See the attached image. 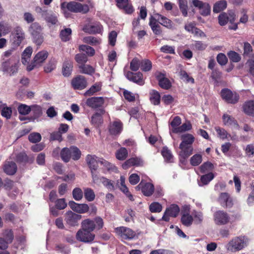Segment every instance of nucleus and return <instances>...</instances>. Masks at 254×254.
Here are the masks:
<instances>
[{"label": "nucleus", "mask_w": 254, "mask_h": 254, "mask_svg": "<svg viewBox=\"0 0 254 254\" xmlns=\"http://www.w3.org/2000/svg\"><path fill=\"white\" fill-rule=\"evenodd\" d=\"M141 69L144 71H148L152 68V63L148 60H144L140 62Z\"/></svg>", "instance_id": "nucleus-58"}, {"label": "nucleus", "mask_w": 254, "mask_h": 254, "mask_svg": "<svg viewBox=\"0 0 254 254\" xmlns=\"http://www.w3.org/2000/svg\"><path fill=\"white\" fill-rule=\"evenodd\" d=\"M227 7V2L224 0H220L216 2L213 8V11L215 13H218L223 10Z\"/></svg>", "instance_id": "nucleus-40"}, {"label": "nucleus", "mask_w": 254, "mask_h": 254, "mask_svg": "<svg viewBox=\"0 0 254 254\" xmlns=\"http://www.w3.org/2000/svg\"><path fill=\"white\" fill-rule=\"evenodd\" d=\"M75 60L79 65H81L87 62V57L84 54H78L75 56Z\"/></svg>", "instance_id": "nucleus-62"}, {"label": "nucleus", "mask_w": 254, "mask_h": 254, "mask_svg": "<svg viewBox=\"0 0 254 254\" xmlns=\"http://www.w3.org/2000/svg\"><path fill=\"white\" fill-rule=\"evenodd\" d=\"M57 15V14L53 12L52 11L48 10L43 18L47 23L52 25H56L58 22Z\"/></svg>", "instance_id": "nucleus-35"}, {"label": "nucleus", "mask_w": 254, "mask_h": 254, "mask_svg": "<svg viewBox=\"0 0 254 254\" xmlns=\"http://www.w3.org/2000/svg\"><path fill=\"white\" fill-rule=\"evenodd\" d=\"M18 113L22 115H27L31 111V106L20 104L17 108Z\"/></svg>", "instance_id": "nucleus-52"}, {"label": "nucleus", "mask_w": 254, "mask_h": 254, "mask_svg": "<svg viewBox=\"0 0 254 254\" xmlns=\"http://www.w3.org/2000/svg\"><path fill=\"white\" fill-rule=\"evenodd\" d=\"M143 161L139 157H132L127 159L122 165L124 169L126 170L132 166H142Z\"/></svg>", "instance_id": "nucleus-18"}, {"label": "nucleus", "mask_w": 254, "mask_h": 254, "mask_svg": "<svg viewBox=\"0 0 254 254\" xmlns=\"http://www.w3.org/2000/svg\"><path fill=\"white\" fill-rule=\"evenodd\" d=\"M61 157L64 162H68L71 158V151L69 148L64 147L62 149L60 152Z\"/></svg>", "instance_id": "nucleus-39"}, {"label": "nucleus", "mask_w": 254, "mask_h": 254, "mask_svg": "<svg viewBox=\"0 0 254 254\" xmlns=\"http://www.w3.org/2000/svg\"><path fill=\"white\" fill-rule=\"evenodd\" d=\"M154 17L162 25L170 29H171L173 27V23L172 21L170 19L167 18L166 17L164 16L159 13L155 14Z\"/></svg>", "instance_id": "nucleus-28"}, {"label": "nucleus", "mask_w": 254, "mask_h": 254, "mask_svg": "<svg viewBox=\"0 0 254 254\" xmlns=\"http://www.w3.org/2000/svg\"><path fill=\"white\" fill-rule=\"evenodd\" d=\"M71 29L69 28L62 30L60 33V37L62 40L64 42L69 41L71 38Z\"/></svg>", "instance_id": "nucleus-46"}, {"label": "nucleus", "mask_w": 254, "mask_h": 254, "mask_svg": "<svg viewBox=\"0 0 254 254\" xmlns=\"http://www.w3.org/2000/svg\"><path fill=\"white\" fill-rule=\"evenodd\" d=\"M82 30L84 32L89 34L99 33L102 30V26L97 23L86 25L83 27Z\"/></svg>", "instance_id": "nucleus-27"}, {"label": "nucleus", "mask_w": 254, "mask_h": 254, "mask_svg": "<svg viewBox=\"0 0 254 254\" xmlns=\"http://www.w3.org/2000/svg\"><path fill=\"white\" fill-rule=\"evenodd\" d=\"M126 77L129 80L139 85H143L144 84V82L143 80V74L140 72L134 73L132 72L128 71L126 73Z\"/></svg>", "instance_id": "nucleus-22"}, {"label": "nucleus", "mask_w": 254, "mask_h": 254, "mask_svg": "<svg viewBox=\"0 0 254 254\" xmlns=\"http://www.w3.org/2000/svg\"><path fill=\"white\" fill-rule=\"evenodd\" d=\"M192 216L194 224H200L202 222L203 220V215L202 212L201 211L193 210L192 212Z\"/></svg>", "instance_id": "nucleus-45"}, {"label": "nucleus", "mask_w": 254, "mask_h": 254, "mask_svg": "<svg viewBox=\"0 0 254 254\" xmlns=\"http://www.w3.org/2000/svg\"><path fill=\"white\" fill-rule=\"evenodd\" d=\"M230 220L229 215L225 212L219 210L214 214V221L217 225H223L227 224Z\"/></svg>", "instance_id": "nucleus-12"}, {"label": "nucleus", "mask_w": 254, "mask_h": 254, "mask_svg": "<svg viewBox=\"0 0 254 254\" xmlns=\"http://www.w3.org/2000/svg\"><path fill=\"white\" fill-rule=\"evenodd\" d=\"M79 50L85 52L89 56H93L95 54L94 49L90 46L85 45H81L79 46Z\"/></svg>", "instance_id": "nucleus-54"}, {"label": "nucleus", "mask_w": 254, "mask_h": 254, "mask_svg": "<svg viewBox=\"0 0 254 254\" xmlns=\"http://www.w3.org/2000/svg\"><path fill=\"white\" fill-rule=\"evenodd\" d=\"M246 68H247L248 72L254 76V59H250L246 63Z\"/></svg>", "instance_id": "nucleus-55"}, {"label": "nucleus", "mask_w": 254, "mask_h": 254, "mask_svg": "<svg viewBox=\"0 0 254 254\" xmlns=\"http://www.w3.org/2000/svg\"><path fill=\"white\" fill-rule=\"evenodd\" d=\"M83 191L79 188H75L72 190V196L76 201L80 200L83 197Z\"/></svg>", "instance_id": "nucleus-57"}, {"label": "nucleus", "mask_w": 254, "mask_h": 254, "mask_svg": "<svg viewBox=\"0 0 254 254\" xmlns=\"http://www.w3.org/2000/svg\"><path fill=\"white\" fill-rule=\"evenodd\" d=\"M31 111L33 112L34 116L36 118H39L42 115V107L38 105L31 106Z\"/></svg>", "instance_id": "nucleus-60"}, {"label": "nucleus", "mask_w": 254, "mask_h": 254, "mask_svg": "<svg viewBox=\"0 0 254 254\" xmlns=\"http://www.w3.org/2000/svg\"><path fill=\"white\" fill-rule=\"evenodd\" d=\"M70 150L71 151V158L74 160H78L81 157V151L76 146H72L70 147Z\"/></svg>", "instance_id": "nucleus-53"}, {"label": "nucleus", "mask_w": 254, "mask_h": 254, "mask_svg": "<svg viewBox=\"0 0 254 254\" xmlns=\"http://www.w3.org/2000/svg\"><path fill=\"white\" fill-rule=\"evenodd\" d=\"M76 239L84 243H91L94 238L95 235L90 231H86L83 229L79 230L76 234Z\"/></svg>", "instance_id": "nucleus-9"}, {"label": "nucleus", "mask_w": 254, "mask_h": 254, "mask_svg": "<svg viewBox=\"0 0 254 254\" xmlns=\"http://www.w3.org/2000/svg\"><path fill=\"white\" fill-rule=\"evenodd\" d=\"M82 41L84 43L92 46L98 45L101 42L100 39L91 36L84 37Z\"/></svg>", "instance_id": "nucleus-47"}, {"label": "nucleus", "mask_w": 254, "mask_h": 254, "mask_svg": "<svg viewBox=\"0 0 254 254\" xmlns=\"http://www.w3.org/2000/svg\"><path fill=\"white\" fill-rule=\"evenodd\" d=\"M85 198L88 201H92L95 199V194L92 189L89 188H83Z\"/></svg>", "instance_id": "nucleus-41"}, {"label": "nucleus", "mask_w": 254, "mask_h": 254, "mask_svg": "<svg viewBox=\"0 0 254 254\" xmlns=\"http://www.w3.org/2000/svg\"><path fill=\"white\" fill-rule=\"evenodd\" d=\"M123 130V124L120 121H115L111 123L109 127V130L112 135L119 134Z\"/></svg>", "instance_id": "nucleus-23"}, {"label": "nucleus", "mask_w": 254, "mask_h": 254, "mask_svg": "<svg viewBox=\"0 0 254 254\" xmlns=\"http://www.w3.org/2000/svg\"><path fill=\"white\" fill-rule=\"evenodd\" d=\"M61 7L62 12L66 17H68L70 15L68 11L74 13L80 12L84 14L89 10L88 5L74 1L69 2H63L61 4Z\"/></svg>", "instance_id": "nucleus-2"}, {"label": "nucleus", "mask_w": 254, "mask_h": 254, "mask_svg": "<svg viewBox=\"0 0 254 254\" xmlns=\"http://www.w3.org/2000/svg\"><path fill=\"white\" fill-rule=\"evenodd\" d=\"M181 139L182 141L179 146L181 150L179 155L181 161L183 162L192 154L193 148L191 145L194 141V137L191 134L185 133L181 135Z\"/></svg>", "instance_id": "nucleus-1"}, {"label": "nucleus", "mask_w": 254, "mask_h": 254, "mask_svg": "<svg viewBox=\"0 0 254 254\" xmlns=\"http://www.w3.org/2000/svg\"><path fill=\"white\" fill-rule=\"evenodd\" d=\"M33 52L32 48L30 46L27 47L23 52L21 57V62L24 65H29V62Z\"/></svg>", "instance_id": "nucleus-33"}, {"label": "nucleus", "mask_w": 254, "mask_h": 254, "mask_svg": "<svg viewBox=\"0 0 254 254\" xmlns=\"http://www.w3.org/2000/svg\"><path fill=\"white\" fill-rule=\"evenodd\" d=\"M149 25L155 35H160L161 34L162 30L161 26L155 17L151 16L150 17Z\"/></svg>", "instance_id": "nucleus-30"}, {"label": "nucleus", "mask_w": 254, "mask_h": 254, "mask_svg": "<svg viewBox=\"0 0 254 254\" xmlns=\"http://www.w3.org/2000/svg\"><path fill=\"white\" fill-rule=\"evenodd\" d=\"M180 211V208L177 205L172 204L168 207L162 217V220L165 221H169V217H176Z\"/></svg>", "instance_id": "nucleus-13"}, {"label": "nucleus", "mask_w": 254, "mask_h": 254, "mask_svg": "<svg viewBox=\"0 0 254 254\" xmlns=\"http://www.w3.org/2000/svg\"><path fill=\"white\" fill-rule=\"evenodd\" d=\"M48 56V53L46 51L38 52L34 57L33 62L27 66V70L30 71L35 68L40 66L47 58Z\"/></svg>", "instance_id": "nucleus-5"}, {"label": "nucleus", "mask_w": 254, "mask_h": 254, "mask_svg": "<svg viewBox=\"0 0 254 254\" xmlns=\"http://www.w3.org/2000/svg\"><path fill=\"white\" fill-rule=\"evenodd\" d=\"M228 56L230 60L232 62H234V63L239 62L241 59V57L240 55L238 53H237L234 51L229 52L228 53Z\"/></svg>", "instance_id": "nucleus-63"}, {"label": "nucleus", "mask_w": 254, "mask_h": 254, "mask_svg": "<svg viewBox=\"0 0 254 254\" xmlns=\"http://www.w3.org/2000/svg\"><path fill=\"white\" fill-rule=\"evenodd\" d=\"M248 242L249 240L246 237H236L227 244L226 249L228 251L231 252L239 251L246 247Z\"/></svg>", "instance_id": "nucleus-3"}, {"label": "nucleus", "mask_w": 254, "mask_h": 254, "mask_svg": "<svg viewBox=\"0 0 254 254\" xmlns=\"http://www.w3.org/2000/svg\"><path fill=\"white\" fill-rule=\"evenodd\" d=\"M96 228L94 221L89 219L83 220L81 223V229L92 232Z\"/></svg>", "instance_id": "nucleus-37"}, {"label": "nucleus", "mask_w": 254, "mask_h": 254, "mask_svg": "<svg viewBox=\"0 0 254 254\" xmlns=\"http://www.w3.org/2000/svg\"><path fill=\"white\" fill-rule=\"evenodd\" d=\"M18 63H12L10 60L3 62L1 64V70L4 72L12 75L18 71Z\"/></svg>", "instance_id": "nucleus-10"}, {"label": "nucleus", "mask_w": 254, "mask_h": 254, "mask_svg": "<svg viewBox=\"0 0 254 254\" xmlns=\"http://www.w3.org/2000/svg\"><path fill=\"white\" fill-rule=\"evenodd\" d=\"M192 3L194 7L199 9V12L202 16H206L210 14L211 7L208 3L199 0H193Z\"/></svg>", "instance_id": "nucleus-11"}, {"label": "nucleus", "mask_w": 254, "mask_h": 254, "mask_svg": "<svg viewBox=\"0 0 254 254\" xmlns=\"http://www.w3.org/2000/svg\"><path fill=\"white\" fill-rule=\"evenodd\" d=\"M213 169L214 166L210 162H205L200 167V170L202 173L212 171Z\"/></svg>", "instance_id": "nucleus-59"}, {"label": "nucleus", "mask_w": 254, "mask_h": 254, "mask_svg": "<svg viewBox=\"0 0 254 254\" xmlns=\"http://www.w3.org/2000/svg\"><path fill=\"white\" fill-rule=\"evenodd\" d=\"M79 72L82 73L91 74L95 71L94 69L90 65L82 64L78 65Z\"/></svg>", "instance_id": "nucleus-44"}, {"label": "nucleus", "mask_w": 254, "mask_h": 254, "mask_svg": "<svg viewBox=\"0 0 254 254\" xmlns=\"http://www.w3.org/2000/svg\"><path fill=\"white\" fill-rule=\"evenodd\" d=\"M73 68V63L68 59H66L63 64L62 73L65 77L69 76L72 72Z\"/></svg>", "instance_id": "nucleus-29"}, {"label": "nucleus", "mask_w": 254, "mask_h": 254, "mask_svg": "<svg viewBox=\"0 0 254 254\" xmlns=\"http://www.w3.org/2000/svg\"><path fill=\"white\" fill-rule=\"evenodd\" d=\"M33 37L34 42L37 45H40L43 42V36L41 34L42 27L37 22L32 23L28 29Z\"/></svg>", "instance_id": "nucleus-4"}, {"label": "nucleus", "mask_w": 254, "mask_h": 254, "mask_svg": "<svg viewBox=\"0 0 254 254\" xmlns=\"http://www.w3.org/2000/svg\"><path fill=\"white\" fill-rule=\"evenodd\" d=\"M180 75L181 76V78L186 82L194 83V79L192 77L190 76L186 71L181 70L180 72Z\"/></svg>", "instance_id": "nucleus-61"}, {"label": "nucleus", "mask_w": 254, "mask_h": 254, "mask_svg": "<svg viewBox=\"0 0 254 254\" xmlns=\"http://www.w3.org/2000/svg\"><path fill=\"white\" fill-rule=\"evenodd\" d=\"M218 200L223 207L231 208L233 205V199L227 192L221 193L220 194Z\"/></svg>", "instance_id": "nucleus-19"}, {"label": "nucleus", "mask_w": 254, "mask_h": 254, "mask_svg": "<svg viewBox=\"0 0 254 254\" xmlns=\"http://www.w3.org/2000/svg\"><path fill=\"white\" fill-rule=\"evenodd\" d=\"M215 130L216 131L219 137L221 139H225L230 137V134H229L227 131L223 128H221L219 127H216Z\"/></svg>", "instance_id": "nucleus-50"}, {"label": "nucleus", "mask_w": 254, "mask_h": 254, "mask_svg": "<svg viewBox=\"0 0 254 254\" xmlns=\"http://www.w3.org/2000/svg\"><path fill=\"white\" fill-rule=\"evenodd\" d=\"M81 215L69 211L66 213L65 219L68 225L74 226L77 225L78 222L81 219Z\"/></svg>", "instance_id": "nucleus-20"}, {"label": "nucleus", "mask_w": 254, "mask_h": 254, "mask_svg": "<svg viewBox=\"0 0 254 254\" xmlns=\"http://www.w3.org/2000/svg\"><path fill=\"white\" fill-rule=\"evenodd\" d=\"M11 30V26L6 22L4 21H0V31L2 33L3 35L8 34Z\"/></svg>", "instance_id": "nucleus-51"}, {"label": "nucleus", "mask_w": 254, "mask_h": 254, "mask_svg": "<svg viewBox=\"0 0 254 254\" xmlns=\"http://www.w3.org/2000/svg\"><path fill=\"white\" fill-rule=\"evenodd\" d=\"M230 17H229L228 15L225 13H221L218 17L219 23L220 25H225L228 21L231 23L234 22L235 20L234 14H229Z\"/></svg>", "instance_id": "nucleus-32"}, {"label": "nucleus", "mask_w": 254, "mask_h": 254, "mask_svg": "<svg viewBox=\"0 0 254 254\" xmlns=\"http://www.w3.org/2000/svg\"><path fill=\"white\" fill-rule=\"evenodd\" d=\"M149 98L150 102L154 105H158L160 102V95L155 90H151L149 92Z\"/></svg>", "instance_id": "nucleus-38"}, {"label": "nucleus", "mask_w": 254, "mask_h": 254, "mask_svg": "<svg viewBox=\"0 0 254 254\" xmlns=\"http://www.w3.org/2000/svg\"><path fill=\"white\" fill-rule=\"evenodd\" d=\"M71 84L74 89L81 90L86 87L87 81L83 76L78 75L73 78Z\"/></svg>", "instance_id": "nucleus-17"}, {"label": "nucleus", "mask_w": 254, "mask_h": 254, "mask_svg": "<svg viewBox=\"0 0 254 254\" xmlns=\"http://www.w3.org/2000/svg\"><path fill=\"white\" fill-rule=\"evenodd\" d=\"M69 206L71 209L78 213H85L88 211L89 207L86 203H77L73 201L69 202Z\"/></svg>", "instance_id": "nucleus-16"}, {"label": "nucleus", "mask_w": 254, "mask_h": 254, "mask_svg": "<svg viewBox=\"0 0 254 254\" xmlns=\"http://www.w3.org/2000/svg\"><path fill=\"white\" fill-rule=\"evenodd\" d=\"M202 162V156L199 154H196L192 156L190 159V163L193 166L199 165Z\"/></svg>", "instance_id": "nucleus-56"}, {"label": "nucleus", "mask_w": 254, "mask_h": 254, "mask_svg": "<svg viewBox=\"0 0 254 254\" xmlns=\"http://www.w3.org/2000/svg\"><path fill=\"white\" fill-rule=\"evenodd\" d=\"M118 7L124 9L126 13L131 14L133 11V8L128 0H116Z\"/></svg>", "instance_id": "nucleus-24"}, {"label": "nucleus", "mask_w": 254, "mask_h": 254, "mask_svg": "<svg viewBox=\"0 0 254 254\" xmlns=\"http://www.w3.org/2000/svg\"><path fill=\"white\" fill-rule=\"evenodd\" d=\"M243 111L247 115L254 116V101L249 100L243 105Z\"/></svg>", "instance_id": "nucleus-34"}, {"label": "nucleus", "mask_w": 254, "mask_h": 254, "mask_svg": "<svg viewBox=\"0 0 254 254\" xmlns=\"http://www.w3.org/2000/svg\"><path fill=\"white\" fill-rule=\"evenodd\" d=\"M222 122L224 125L229 126L233 129H239L240 127L234 117L226 113L222 116Z\"/></svg>", "instance_id": "nucleus-15"}, {"label": "nucleus", "mask_w": 254, "mask_h": 254, "mask_svg": "<svg viewBox=\"0 0 254 254\" xmlns=\"http://www.w3.org/2000/svg\"><path fill=\"white\" fill-rule=\"evenodd\" d=\"M222 98L228 103L235 104L239 99V95L236 92H233L230 90L225 88L221 91Z\"/></svg>", "instance_id": "nucleus-8"}, {"label": "nucleus", "mask_w": 254, "mask_h": 254, "mask_svg": "<svg viewBox=\"0 0 254 254\" xmlns=\"http://www.w3.org/2000/svg\"><path fill=\"white\" fill-rule=\"evenodd\" d=\"M102 84L100 82L96 83L93 85L89 90L86 91L84 95L85 96H91L101 89Z\"/></svg>", "instance_id": "nucleus-42"}, {"label": "nucleus", "mask_w": 254, "mask_h": 254, "mask_svg": "<svg viewBox=\"0 0 254 254\" xmlns=\"http://www.w3.org/2000/svg\"><path fill=\"white\" fill-rule=\"evenodd\" d=\"M214 178V175L212 173H208L203 175L200 178V183H199L200 186L207 185Z\"/></svg>", "instance_id": "nucleus-49"}, {"label": "nucleus", "mask_w": 254, "mask_h": 254, "mask_svg": "<svg viewBox=\"0 0 254 254\" xmlns=\"http://www.w3.org/2000/svg\"><path fill=\"white\" fill-rule=\"evenodd\" d=\"M11 36L13 45L18 47L25 39V34L22 28L17 26L13 29Z\"/></svg>", "instance_id": "nucleus-6"}, {"label": "nucleus", "mask_w": 254, "mask_h": 254, "mask_svg": "<svg viewBox=\"0 0 254 254\" xmlns=\"http://www.w3.org/2000/svg\"><path fill=\"white\" fill-rule=\"evenodd\" d=\"M105 102V100L102 97H93L87 99L86 104V105L92 108L97 109L102 107Z\"/></svg>", "instance_id": "nucleus-14"}, {"label": "nucleus", "mask_w": 254, "mask_h": 254, "mask_svg": "<svg viewBox=\"0 0 254 254\" xmlns=\"http://www.w3.org/2000/svg\"><path fill=\"white\" fill-rule=\"evenodd\" d=\"M105 113V110L103 109H99L91 117V122L96 126L101 125L103 122L102 116Z\"/></svg>", "instance_id": "nucleus-26"}, {"label": "nucleus", "mask_w": 254, "mask_h": 254, "mask_svg": "<svg viewBox=\"0 0 254 254\" xmlns=\"http://www.w3.org/2000/svg\"><path fill=\"white\" fill-rule=\"evenodd\" d=\"M128 156V151L125 147H121L116 152V157L119 160H124Z\"/></svg>", "instance_id": "nucleus-43"}, {"label": "nucleus", "mask_w": 254, "mask_h": 254, "mask_svg": "<svg viewBox=\"0 0 254 254\" xmlns=\"http://www.w3.org/2000/svg\"><path fill=\"white\" fill-rule=\"evenodd\" d=\"M191 128V125L190 122H186L184 123L182 126L179 127L178 128L172 129L174 133H180L185 132L190 130Z\"/></svg>", "instance_id": "nucleus-48"}, {"label": "nucleus", "mask_w": 254, "mask_h": 254, "mask_svg": "<svg viewBox=\"0 0 254 254\" xmlns=\"http://www.w3.org/2000/svg\"><path fill=\"white\" fill-rule=\"evenodd\" d=\"M101 159H98L95 155L88 154L86 157V161L91 171H96L98 167V164L100 163Z\"/></svg>", "instance_id": "nucleus-25"}, {"label": "nucleus", "mask_w": 254, "mask_h": 254, "mask_svg": "<svg viewBox=\"0 0 254 254\" xmlns=\"http://www.w3.org/2000/svg\"><path fill=\"white\" fill-rule=\"evenodd\" d=\"M149 209L151 212L157 213L161 211L162 207L158 202H154L150 205Z\"/></svg>", "instance_id": "nucleus-64"}, {"label": "nucleus", "mask_w": 254, "mask_h": 254, "mask_svg": "<svg viewBox=\"0 0 254 254\" xmlns=\"http://www.w3.org/2000/svg\"><path fill=\"white\" fill-rule=\"evenodd\" d=\"M136 188L141 189L143 194L146 196H151L154 191V187L153 185L150 183L140 182Z\"/></svg>", "instance_id": "nucleus-21"}, {"label": "nucleus", "mask_w": 254, "mask_h": 254, "mask_svg": "<svg viewBox=\"0 0 254 254\" xmlns=\"http://www.w3.org/2000/svg\"><path fill=\"white\" fill-rule=\"evenodd\" d=\"M115 232L122 240H131L135 236V233L129 228L119 227L115 229Z\"/></svg>", "instance_id": "nucleus-7"}, {"label": "nucleus", "mask_w": 254, "mask_h": 254, "mask_svg": "<svg viewBox=\"0 0 254 254\" xmlns=\"http://www.w3.org/2000/svg\"><path fill=\"white\" fill-rule=\"evenodd\" d=\"M17 170L16 164L13 162H6L4 166V171L8 175H13Z\"/></svg>", "instance_id": "nucleus-36"}, {"label": "nucleus", "mask_w": 254, "mask_h": 254, "mask_svg": "<svg viewBox=\"0 0 254 254\" xmlns=\"http://www.w3.org/2000/svg\"><path fill=\"white\" fill-rule=\"evenodd\" d=\"M181 221L184 226L190 227L192 224L193 219L192 216L188 211H185L182 212Z\"/></svg>", "instance_id": "nucleus-31"}]
</instances>
